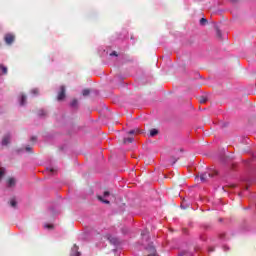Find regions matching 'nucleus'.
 I'll return each instance as SVG.
<instances>
[{"mask_svg":"<svg viewBox=\"0 0 256 256\" xmlns=\"http://www.w3.org/2000/svg\"><path fill=\"white\" fill-rule=\"evenodd\" d=\"M217 176V171L213 169H208L206 172L200 173L196 176V179H200L201 183H207L209 179Z\"/></svg>","mask_w":256,"mask_h":256,"instance_id":"1","label":"nucleus"},{"mask_svg":"<svg viewBox=\"0 0 256 256\" xmlns=\"http://www.w3.org/2000/svg\"><path fill=\"white\" fill-rule=\"evenodd\" d=\"M4 41L7 45H11L13 41H15V35L13 34H6L4 37Z\"/></svg>","mask_w":256,"mask_h":256,"instance_id":"2","label":"nucleus"},{"mask_svg":"<svg viewBox=\"0 0 256 256\" xmlns=\"http://www.w3.org/2000/svg\"><path fill=\"white\" fill-rule=\"evenodd\" d=\"M65 86H61L60 87V92L58 93V96H57V100L58 101H63V99H65Z\"/></svg>","mask_w":256,"mask_h":256,"instance_id":"3","label":"nucleus"},{"mask_svg":"<svg viewBox=\"0 0 256 256\" xmlns=\"http://www.w3.org/2000/svg\"><path fill=\"white\" fill-rule=\"evenodd\" d=\"M17 185V180L13 177L7 179V187H15Z\"/></svg>","mask_w":256,"mask_h":256,"instance_id":"4","label":"nucleus"},{"mask_svg":"<svg viewBox=\"0 0 256 256\" xmlns=\"http://www.w3.org/2000/svg\"><path fill=\"white\" fill-rule=\"evenodd\" d=\"M148 256H157V250L153 246L147 247Z\"/></svg>","mask_w":256,"mask_h":256,"instance_id":"5","label":"nucleus"},{"mask_svg":"<svg viewBox=\"0 0 256 256\" xmlns=\"http://www.w3.org/2000/svg\"><path fill=\"white\" fill-rule=\"evenodd\" d=\"M9 141H11V135L7 134L2 139V145L7 146Z\"/></svg>","mask_w":256,"mask_h":256,"instance_id":"6","label":"nucleus"},{"mask_svg":"<svg viewBox=\"0 0 256 256\" xmlns=\"http://www.w3.org/2000/svg\"><path fill=\"white\" fill-rule=\"evenodd\" d=\"M133 141H135L133 137H128L123 139L124 145H127V143H133Z\"/></svg>","mask_w":256,"mask_h":256,"instance_id":"7","label":"nucleus"},{"mask_svg":"<svg viewBox=\"0 0 256 256\" xmlns=\"http://www.w3.org/2000/svg\"><path fill=\"white\" fill-rule=\"evenodd\" d=\"M0 75H7V67L0 65Z\"/></svg>","mask_w":256,"mask_h":256,"instance_id":"8","label":"nucleus"},{"mask_svg":"<svg viewBox=\"0 0 256 256\" xmlns=\"http://www.w3.org/2000/svg\"><path fill=\"white\" fill-rule=\"evenodd\" d=\"M97 199H98V201H101L102 203H105L106 205H109V203H110L109 200H105L103 198V196H101V195H98Z\"/></svg>","mask_w":256,"mask_h":256,"instance_id":"9","label":"nucleus"},{"mask_svg":"<svg viewBox=\"0 0 256 256\" xmlns=\"http://www.w3.org/2000/svg\"><path fill=\"white\" fill-rule=\"evenodd\" d=\"M156 135H159V130H157L155 128L150 130V136L151 137H155Z\"/></svg>","mask_w":256,"mask_h":256,"instance_id":"10","label":"nucleus"},{"mask_svg":"<svg viewBox=\"0 0 256 256\" xmlns=\"http://www.w3.org/2000/svg\"><path fill=\"white\" fill-rule=\"evenodd\" d=\"M25 103H27V96L26 95H22L21 96V100H20V105H25Z\"/></svg>","mask_w":256,"mask_h":256,"instance_id":"11","label":"nucleus"},{"mask_svg":"<svg viewBox=\"0 0 256 256\" xmlns=\"http://www.w3.org/2000/svg\"><path fill=\"white\" fill-rule=\"evenodd\" d=\"M38 115H39V117H45V115H47V111H45V110H39V111H38Z\"/></svg>","mask_w":256,"mask_h":256,"instance_id":"12","label":"nucleus"},{"mask_svg":"<svg viewBox=\"0 0 256 256\" xmlns=\"http://www.w3.org/2000/svg\"><path fill=\"white\" fill-rule=\"evenodd\" d=\"M10 205H11V207H17V200H15V198H12L10 200Z\"/></svg>","mask_w":256,"mask_h":256,"instance_id":"13","label":"nucleus"},{"mask_svg":"<svg viewBox=\"0 0 256 256\" xmlns=\"http://www.w3.org/2000/svg\"><path fill=\"white\" fill-rule=\"evenodd\" d=\"M89 93H91V91H90L89 89H84V90L82 91V95H83L84 97H87V95H89Z\"/></svg>","mask_w":256,"mask_h":256,"instance_id":"14","label":"nucleus"},{"mask_svg":"<svg viewBox=\"0 0 256 256\" xmlns=\"http://www.w3.org/2000/svg\"><path fill=\"white\" fill-rule=\"evenodd\" d=\"M3 177H5V170L4 168H0V180L3 179Z\"/></svg>","mask_w":256,"mask_h":256,"instance_id":"15","label":"nucleus"},{"mask_svg":"<svg viewBox=\"0 0 256 256\" xmlns=\"http://www.w3.org/2000/svg\"><path fill=\"white\" fill-rule=\"evenodd\" d=\"M135 133H139V129L130 130L128 135H135Z\"/></svg>","mask_w":256,"mask_h":256,"instance_id":"16","label":"nucleus"},{"mask_svg":"<svg viewBox=\"0 0 256 256\" xmlns=\"http://www.w3.org/2000/svg\"><path fill=\"white\" fill-rule=\"evenodd\" d=\"M216 35L219 39H221L222 34H221V30L219 28H216Z\"/></svg>","mask_w":256,"mask_h":256,"instance_id":"17","label":"nucleus"},{"mask_svg":"<svg viewBox=\"0 0 256 256\" xmlns=\"http://www.w3.org/2000/svg\"><path fill=\"white\" fill-rule=\"evenodd\" d=\"M200 25H207V18H202L200 20Z\"/></svg>","mask_w":256,"mask_h":256,"instance_id":"18","label":"nucleus"},{"mask_svg":"<svg viewBox=\"0 0 256 256\" xmlns=\"http://www.w3.org/2000/svg\"><path fill=\"white\" fill-rule=\"evenodd\" d=\"M31 93H32L33 95H39V89L34 88V89H32Z\"/></svg>","mask_w":256,"mask_h":256,"instance_id":"19","label":"nucleus"},{"mask_svg":"<svg viewBox=\"0 0 256 256\" xmlns=\"http://www.w3.org/2000/svg\"><path fill=\"white\" fill-rule=\"evenodd\" d=\"M199 101L200 103L204 104L207 101V97L201 96Z\"/></svg>","mask_w":256,"mask_h":256,"instance_id":"20","label":"nucleus"},{"mask_svg":"<svg viewBox=\"0 0 256 256\" xmlns=\"http://www.w3.org/2000/svg\"><path fill=\"white\" fill-rule=\"evenodd\" d=\"M77 99H74V100H72V102H71V107H77Z\"/></svg>","mask_w":256,"mask_h":256,"instance_id":"21","label":"nucleus"},{"mask_svg":"<svg viewBox=\"0 0 256 256\" xmlns=\"http://www.w3.org/2000/svg\"><path fill=\"white\" fill-rule=\"evenodd\" d=\"M119 54H117V51H113L112 53H110V57H118Z\"/></svg>","mask_w":256,"mask_h":256,"instance_id":"22","label":"nucleus"},{"mask_svg":"<svg viewBox=\"0 0 256 256\" xmlns=\"http://www.w3.org/2000/svg\"><path fill=\"white\" fill-rule=\"evenodd\" d=\"M109 195H111V193L109 191H105L103 194V197L107 198V197H109Z\"/></svg>","mask_w":256,"mask_h":256,"instance_id":"23","label":"nucleus"},{"mask_svg":"<svg viewBox=\"0 0 256 256\" xmlns=\"http://www.w3.org/2000/svg\"><path fill=\"white\" fill-rule=\"evenodd\" d=\"M44 227L46 229H53V225L52 224H45Z\"/></svg>","mask_w":256,"mask_h":256,"instance_id":"24","label":"nucleus"},{"mask_svg":"<svg viewBox=\"0 0 256 256\" xmlns=\"http://www.w3.org/2000/svg\"><path fill=\"white\" fill-rule=\"evenodd\" d=\"M47 171H50V173H55L57 170L55 168H47Z\"/></svg>","mask_w":256,"mask_h":256,"instance_id":"25","label":"nucleus"},{"mask_svg":"<svg viewBox=\"0 0 256 256\" xmlns=\"http://www.w3.org/2000/svg\"><path fill=\"white\" fill-rule=\"evenodd\" d=\"M179 256H191V254H189L187 252H182Z\"/></svg>","mask_w":256,"mask_h":256,"instance_id":"26","label":"nucleus"},{"mask_svg":"<svg viewBox=\"0 0 256 256\" xmlns=\"http://www.w3.org/2000/svg\"><path fill=\"white\" fill-rule=\"evenodd\" d=\"M31 141H37V137L36 136H32L31 137Z\"/></svg>","mask_w":256,"mask_h":256,"instance_id":"27","label":"nucleus"},{"mask_svg":"<svg viewBox=\"0 0 256 256\" xmlns=\"http://www.w3.org/2000/svg\"><path fill=\"white\" fill-rule=\"evenodd\" d=\"M26 151H28V152L31 151V147L27 146Z\"/></svg>","mask_w":256,"mask_h":256,"instance_id":"28","label":"nucleus"},{"mask_svg":"<svg viewBox=\"0 0 256 256\" xmlns=\"http://www.w3.org/2000/svg\"><path fill=\"white\" fill-rule=\"evenodd\" d=\"M111 241V243H117V240H115V239H112V240H110Z\"/></svg>","mask_w":256,"mask_h":256,"instance_id":"29","label":"nucleus"},{"mask_svg":"<svg viewBox=\"0 0 256 256\" xmlns=\"http://www.w3.org/2000/svg\"><path fill=\"white\" fill-rule=\"evenodd\" d=\"M74 250L77 251V246H74Z\"/></svg>","mask_w":256,"mask_h":256,"instance_id":"30","label":"nucleus"},{"mask_svg":"<svg viewBox=\"0 0 256 256\" xmlns=\"http://www.w3.org/2000/svg\"><path fill=\"white\" fill-rule=\"evenodd\" d=\"M177 162V160H175L174 162H173V164H175Z\"/></svg>","mask_w":256,"mask_h":256,"instance_id":"31","label":"nucleus"},{"mask_svg":"<svg viewBox=\"0 0 256 256\" xmlns=\"http://www.w3.org/2000/svg\"><path fill=\"white\" fill-rule=\"evenodd\" d=\"M141 235H145V233H144V232H142V233H141Z\"/></svg>","mask_w":256,"mask_h":256,"instance_id":"32","label":"nucleus"},{"mask_svg":"<svg viewBox=\"0 0 256 256\" xmlns=\"http://www.w3.org/2000/svg\"><path fill=\"white\" fill-rule=\"evenodd\" d=\"M233 2L237 1V0H232Z\"/></svg>","mask_w":256,"mask_h":256,"instance_id":"33","label":"nucleus"}]
</instances>
